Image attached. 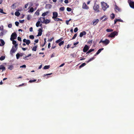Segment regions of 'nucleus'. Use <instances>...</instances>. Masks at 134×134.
<instances>
[{
	"label": "nucleus",
	"instance_id": "12",
	"mask_svg": "<svg viewBox=\"0 0 134 134\" xmlns=\"http://www.w3.org/2000/svg\"><path fill=\"white\" fill-rule=\"evenodd\" d=\"M38 34L37 35V36H41L42 34V29L41 28H40L38 30Z\"/></svg>",
	"mask_w": 134,
	"mask_h": 134
},
{
	"label": "nucleus",
	"instance_id": "32",
	"mask_svg": "<svg viewBox=\"0 0 134 134\" xmlns=\"http://www.w3.org/2000/svg\"><path fill=\"white\" fill-rule=\"evenodd\" d=\"M5 58V57L4 56H2L1 57H0V60H4Z\"/></svg>",
	"mask_w": 134,
	"mask_h": 134
},
{
	"label": "nucleus",
	"instance_id": "13",
	"mask_svg": "<svg viewBox=\"0 0 134 134\" xmlns=\"http://www.w3.org/2000/svg\"><path fill=\"white\" fill-rule=\"evenodd\" d=\"M23 42L26 43V44L27 45H29L30 43V41L29 40H26V39H24L23 40Z\"/></svg>",
	"mask_w": 134,
	"mask_h": 134
},
{
	"label": "nucleus",
	"instance_id": "15",
	"mask_svg": "<svg viewBox=\"0 0 134 134\" xmlns=\"http://www.w3.org/2000/svg\"><path fill=\"white\" fill-rule=\"evenodd\" d=\"M99 21V19H98L94 20L93 21V24L92 25L93 26L96 25L98 22Z\"/></svg>",
	"mask_w": 134,
	"mask_h": 134
},
{
	"label": "nucleus",
	"instance_id": "2",
	"mask_svg": "<svg viewBox=\"0 0 134 134\" xmlns=\"http://www.w3.org/2000/svg\"><path fill=\"white\" fill-rule=\"evenodd\" d=\"M99 6L98 4H97L96 3H95L93 7V9L94 11L96 12H98L99 11Z\"/></svg>",
	"mask_w": 134,
	"mask_h": 134
},
{
	"label": "nucleus",
	"instance_id": "28",
	"mask_svg": "<svg viewBox=\"0 0 134 134\" xmlns=\"http://www.w3.org/2000/svg\"><path fill=\"white\" fill-rule=\"evenodd\" d=\"M15 15L17 16H19L20 15V13L18 11H16L15 12Z\"/></svg>",
	"mask_w": 134,
	"mask_h": 134
},
{
	"label": "nucleus",
	"instance_id": "17",
	"mask_svg": "<svg viewBox=\"0 0 134 134\" xmlns=\"http://www.w3.org/2000/svg\"><path fill=\"white\" fill-rule=\"evenodd\" d=\"M0 42L1 43V44L0 43V46H2L4 45L5 43L3 40L0 39Z\"/></svg>",
	"mask_w": 134,
	"mask_h": 134
},
{
	"label": "nucleus",
	"instance_id": "40",
	"mask_svg": "<svg viewBox=\"0 0 134 134\" xmlns=\"http://www.w3.org/2000/svg\"><path fill=\"white\" fill-rule=\"evenodd\" d=\"M68 12H70L71 10V9L69 7H67L66 8Z\"/></svg>",
	"mask_w": 134,
	"mask_h": 134
},
{
	"label": "nucleus",
	"instance_id": "14",
	"mask_svg": "<svg viewBox=\"0 0 134 134\" xmlns=\"http://www.w3.org/2000/svg\"><path fill=\"white\" fill-rule=\"evenodd\" d=\"M82 8L85 9H89V7L88 6H87L86 3L84 2L83 4Z\"/></svg>",
	"mask_w": 134,
	"mask_h": 134
},
{
	"label": "nucleus",
	"instance_id": "56",
	"mask_svg": "<svg viewBox=\"0 0 134 134\" xmlns=\"http://www.w3.org/2000/svg\"><path fill=\"white\" fill-rule=\"evenodd\" d=\"M29 30L30 32H32L33 31V28L32 27H30L29 29Z\"/></svg>",
	"mask_w": 134,
	"mask_h": 134
},
{
	"label": "nucleus",
	"instance_id": "25",
	"mask_svg": "<svg viewBox=\"0 0 134 134\" xmlns=\"http://www.w3.org/2000/svg\"><path fill=\"white\" fill-rule=\"evenodd\" d=\"M40 10L38 9L35 13V14L37 16H38L39 15Z\"/></svg>",
	"mask_w": 134,
	"mask_h": 134
},
{
	"label": "nucleus",
	"instance_id": "43",
	"mask_svg": "<svg viewBox=\"0 0 134 134\" xmlns=\"http://www.w3.org/2000/svg\"><path fill=\"white\" fill-rule=\"evenodd\" d=\"M29 37L31 39H33L34 38V36L33 35H30L29 36Z\"/></svg>",
	"mask_w": 134,
	"mask_h": 134
},
{
	"label": "nucleus",
	"instance_id": "19",
	"mask_svg": "<svg viewBox=\"0 0 134 134\" xmlns=\"http://www.w3.org/2000/svg\"><path fill=\"white\" fill-rule=\"evenodd\" d=\"M49 12L48 11H46L42 14V16H45L47 15L49 13Z\"/></svg>",
	"mask_w": 134,
	"mask_h": 134
},
{
	"label": "nucleus",
	"instance_id": "27",
	"mask_svg": "<svg viewBox=\"0 0 134 134\" xmlns=\"http://www.w3.org/2000/svg\"><path fill=\"white\" fill-rule=\"evenodd\" d=\"M110 17L111 19H113L115 18V15L113 13H112L110 15Z\"/></svg>",
	"mask_w": 134,
	"mask_h": 134
},
{
	"label": "nucleus",
	"instance_id": "39",
	"mask_svg": "<svg viewBox=\"0 0 134 134\" xmlns=\"http://www.w3.org/2000/svg\"><path fill=\"white\" fill-rule=\"evenodd\" d=\"M37 80L36 79H34L33 80H30L29 81V82L30 83H32L36 81Z\"/></svg>",
	"mask_w": 134,
	"mask_h": 134
},
{
	"label": "nucleus",
	"instance_id": "24",
	"mask_svg": "<svg viewBox=\"0 0 134 134\" xmlns=\"http://www.w3.org/2000/svg\"><path fill=\"white\" fill-rule=\"evenodd\" d=\"M34 11V9L33 7H31L30 9L28 10L29 12H33Z\"/></svg>",
	"mask_w": 134,
	"mask_h": 134
},
{
	"label": "nucleus",
	"instance_id": "18",
	"mask_svg": "<svg viewBox=\"0 0 134 134\" xmlns=\"http://www.w3.org/2000/svg\"><path fill=\"white\" fill-rule=\"evenodd\" d=\"M86 34V32L85 31H83L80 32L79 36L80 37H82L83 35H85Z\"/></svg>",
	"mask_w": 134,
	"mask_h": 134
},
{
	"label": "nucleus",
	"instance_id": "22",
	"mask_svg": "<svg viewBox=\"0 0 134 134\" xmlns=\"http://www.w3.org/2000/svg\"><path fill=\"white\" fill-rule=\"evenodd\" d=\"M63 38H61L55 41V42L56 43H59V42H60L61 41H62L63 40Z\"/></svg>",
	"mask_w": 134,
	"mask_h": 134
},
{
	"label": "nucleus",
	"instance_id": "51",
	"mask_svg": "<svg viewBox=\"0 0 134 134\" xmlns=\"http://www.w3.org/2000/svg\"><path fill=\"white\" fill-rule=\"evenodd\" d=\"M27 48H27V47L26 48H24L22 47V50L24 51H25L27 49Z\"/></svg>",
	"mask_w": 134,
	"mask_h": 134
},
{
	"label": "nucleus",
	"instance_id": "63",
	"mask_svg": "<svg viewBox=\"0 0 134 134\" xmlns=\"http://www.w3.org/2000/svg\"><path fill=\"white\" fill-rule=\"evenodd\" d=\"M27 56H26L25 57H23V59H25V60H28V59L26 58H27Z\"/></svg>",
	"mask_w": 134,
	"mask_h": 134
},
{
	"label": "nucleus",
	"instance_id": "48",
	"mask_svg": "<svg viewBox=\"0 0 134 134\" xmlns=\"http://www.w3.org/2000/svg\"><path fill=\"white\" fill-rule=\"evenodd\" d=\"M92 40H89L88 42V43L89 44H91L92 43Z\"/></svg>",
	"mask_w": 134,
	"mask_h": 134
},
{
	"label": "nucleus",
	"instance_id": "1",
	"mask_svg": "<svg viewBox=\"0 0 134 134\" xmlns=\"http://www.w3.org/2000/svg\"><path fill=\"white\" fill-rule=\"evenodd\" d=\"M102 8L103 10L105 11L106 9L109 7V5L107 3L104 2H101Z\"/></svg>",
	"mask_w": 134,
	"mask_h": 134
},
{
	"label": "nucleus",
	"instance_id": "61",
	"mask_svg": "<svg viewBox=\"0 0 134 134\" xmlns=\"http://www.w3.org/2000/svg\"><path fill=\"white\" fill-rule=\"evenodd\" d=\"M105 16H106L105 15H104L100 18V19L101 20H102L105 17Z\"/></svg>",
	"mask_w": 134,
	"mask_h": 134
},
{
	"label": "nucleus",
	"instance_id": "41",
	"mask_svg": "<svg viewBox=\"0 0 134 134\" xmlns=\"http://www.w3.org/2000/svg\"><path fill=\"white\" fill-rule=\"evenodd\" d=\"M77 36V34L76 33L75 34V35H74V36L71 39L73 40V39H75V38Z\"/></svg>",
	"mask_w": 134,
	"mask_h": 134
},
{
	"label": "nucleus",
	"instance_id": "42",
	"mask_svg": "<svg viewBox=\"0 0 134 134\" xmlns=\"http://www.w3.org/2000/svg\"><path fill=\"white\" fill-rule=\"evenodd\" d=\"M11 41H12V43L14 45L17 44L16 43V42L14 40Z\"/></svg>",
	"mask_w": 134,
	"mask_h": 134
},
{
	"label": "nucleus",
	"instance_id": "46",
	"mask_svg": "<svg viewBox=\"0 0 134 134\" xmlns=\"http://www.w3.org/2000/svg\"><path fill=\"white\" fill-rule=\"evenodd\" d=\"M15 24L16 26H18L19 25V23L18 22L16 21L15 23Z\"/></svg>",
	"mask_w": 134,
	"mask_h": 134
},
{
	"label": "nucleus",
	"instance_id": "60",
	"mask_svg": "<svg viewBox=\"0 0 134 134\" xmlns=\"http://www.w3.org/2000/svg\"><path fill=\"white\" fill-rule=\"evenodd\" d=\"M79 43V42H76V43H74V45H76L78 44Z\"/></svg>",
	"mask_w": 134,
	"mask_h": 134
},
{
	"label": "nucleus",
	"instance_id": "6",
	"mask_svg": "<svg viewBox=\"0 0 134 134\" xmlns=\"http://www.w3.org/2000/svg\"><path fill=\"white\" fill-rule=\"evenodd\" d=\"M90 47L87 45H86L85 46L83 49V52H86L89 49Z\"/></svg>",
	"mask_w": 134,
	"mask_h": 134
},
{
	"label": "nucleus",
	"instance_id": "47",
	"mask_svg": "<svg viewBox=\"0 0 134 134\" xmlns=\"http://www.w3.org/2000/svg\"><path fill=\"white\" fill-rule=\"evenodd\" d=\"M27 19L28 20H29L30 19V16L29 15H28L27 16Z\"/></svg>",
	"mask_w": 134,
	"mask_h": 134
},
{
	"label": "nucleus",
	"instance_id": "38",
	"mask_svg": "<svg viewBox=\"0 0 134 134\" xmlns=\"http://www.w3.org/2000/svg\"><path fill=\"white\" fill-rule=\"evenodd\" d=\"M65 9V8L64 7H60V9L59 10L61 11H63Z\"/></svg>",
	"mask_w": 134,
	"mask_h": 134
},
{
	"label": "nucleus",
	"instance_id": "52",
	"mask_svg": "<svg viewBox=\"0 0 134 134\" xmlns=\"http://www.w3.org/2000/svg\"><path fill=\"white\" fill-rule=\"evenodd\" d=\"M8 26L9 28H11L12 26V25L11 24H9L8 25Z\"/></svg>",
	"mask_w": 134,
	"mask_h": 134
},
{
	"label": "nucleus",
	"instance_id": "21",
	"mask_svg": "<svg viewBox=\"0 0 134 134\" xmlns=\"http://www.w3.org/2000/svg\"><path fill=\"white\" fill-rule=\"evenodd\" d=\"M54 20L57 21H62L63 20L62 19H61L60 18H57H57H55L54 19Z\"/></svg>",
	"mask_w": 134,
	"mask_h": 134
},
{
	"label": "nucleus",
	"instance_id": "44",
	"mask_svg": "<svg viewBox=\"0 0 134 134\" xmlns=\"http://www.w3.org/2000/svg\"><path fill=\"white\" fill-rule=\"evenodd\" d=\"M54 39V38L53 37L52 38H51L50 39H49L48 40V41L49 42H51L52 40H53Z\"/></svg>",
	"mask_w": 134,
	"mask_h": 134
},
{
	"label": "nucleus",
	"instance_id": "29",
	"mask_svg": "<svg viewBox=\"0 0 134 134\" xmlns=\"http://www.w3.org/2000/svg\"><path fill=\"white\" fill-rule=\"evenodd\" d=\"M50 67L49 65H46L44 66L43 69H49Z\"/></svg>",
	"mask_w": 134,
	"mask_h": 134
},
{
	"label": "nucleus",
	"instance_id": "50",
	"mask_svg": "<svg viewBox=\"0 0 134 134\" xmlns=\"http://www.w3.org/2000/svg\"><path fill=\"white\" fill-rule=\"evenodd\" d=\"M18 40L20 41H21V38L19 37H18Z\"/></svg>",
	"mask_w": 134,
	"mask_h": 134
},
{
	"label": "nucleus",
	"instance_id": "53",
	"mask_svg": "<svg viewBox=\"0 0 134 134\" xmlns=\"http://www.w3.org/2000/svg\"><path fill=\"white\" fill-rule=\"evenodd\" d=\"M26 67V65H24L22 66H20V68H25Z\"/></svg>",
	"mask_w": 134,
	"mask_h": 134
},
{
	"label": "nucleus",
	"instance_id": "36",
	"mask_svg": "<svg viewBox=\"0 0 134 134\" xmlns=\"http://www.w3.org/2000/svg\"><path fill=\"white\" fill-rule=\"evenodd\" d=\"M40 21H38L37 22L36 24V26L37 27H38L39 26L40 24Z\"/></svg>",
	"mask_w": 134,
	"mask_h": 134
},
{
	"label": "nucleus",
	"instance_id": "9",
	"mask_svg": "<svg viewBox=\"0 0 134 134\" xmlns=\"http://www.w3.org/2000/svg\"><path fill=\"white\" fill-rule=\"evenodd\" d=\"M115 10L116 12H120L121 11V9L118 7L116 5L115 6Z\"/></svg>",
	"mask_w": 134,
	"mask_h": 134
},
{
	"label": "nucleus",
	"instance_id": "26",
	"mask_svg": "<svg viewBox=\"0 0 134 134\" xmlns=\"http://www.w3.org/2000/svg\"><path fill=\"white\" fill-rule=\"evenodd\" d=\"M37 47V45H36L33 47L32 48V50L34 51H36Z\"/></svg>",
	"mask_w": 134,
	"mask_h": 134
},
{
	"label": "nucleus",
	"instance_id": "57",
	"mask_svg": "<svg viewBox=\"0 0 134 134\" xmlns=\"http://www.w3.org/2000/svg\"><path fill=\"white\" fill-rule=\"evenodd\" d=\"M0 12L1 13H4V12H3V10L1 9H0Z\"/></svg>",
	"mask_w": 134,
	"mask_h": 134
},
{
	"label": "nucleus",
	"instance_id": "23",
	"mask_svg": "<svg viewBox=\"0 0 134 134\" xmlns=\"http://www.w3.org/2000/svg\"><path fill=\"white\" fill-rule=\"evenodd\" d=\"M13 66L12 65L8 66V69L10 70H12L13 68Z\"/></svg>",
	"mask_w": 134,
	"mask_h": 134
},
{
	"label": "nucleus",
	"instance_id": "33",
	"mask_svg": "<svg viewBox=\"0 0 134 134\" xmlns=\"http://www.w3.org/2000/svg\"><path fill=\"white\" fill-rule=\"evenodd\" d=\"M94 51V49H90L86 53V54H88V53H90L92 52L93 51Z\"/></svg>",
	"mask_w": 134,
	"mask_h": 134
},
{
	"label": "nucleus",
	"instance_id": "11",
	"mask_svg": "<svg viewBox=\"0 0 134 134\" xmlns=\"http://www.w3.org/2000/svg\"><path fill=\"white\" fill-rule=\"evenodd\" d=\"M58 16V14L57 12H53V16L52 18L53 19L57 17Z\"/></svg>",
	"mask_w": 134,
	"mask_h": 134
},
{
	"label": "nucleus",
	"instance_id": "37",
	"mask_svg": "<svg viewBox=\"0 0 134 134\" xmlns=\"http://www.w3.org/2000/svg\"><path fill=\"white\" fill-rule=\"evenodd\" d=\"M16 59H19L20 55L19 53H17L16 55Z\"/></svg>",
	"mask_w": 134,
	"mask_h": 134
},
{
	"label": "nucleus",
	"instance_id": "7",
	"mask_svg": "<svg viewBox=\"0 0 134 134\" xmlns=\"http://www.w3.org/2000/svg\"><path fill=\"white\" fill-rule=\"evenodd\" d=\"M128 2L130 7L133 9H134V2L131 1H128Z\"/></svg>",
	"mask_w": 134,
	"mask_h": 134
},
{
	"label": "nucleus",
	"instance_id": "8",
	"mask_svg": "<svg viewBox=\"0 0 134 134\" xmlns=\"http://www.w3.org/2000/svg\"><path fill=\"white\" fill-rule=\"evenodd\" d=\"M42 19H43V21L42 22V23H44L45 24H47L49 23L50 22V21L49 20L47 19H45L44 17H42Z\"/></svg>",
	"mask_w": 134,
	"mask_h": 134
},
{
	"label": "nucleus",
	"instance_id": "55",
	"mask_svg": "<svg viewBox=\"0 0 134 134\" xmlns=\"http://www.w3.org/2000/svg\"><path fill=\"white\" fill-rule=\"evenodd\" d=\"M24 85H26V83H23L22 84H21V85H19V86H23Z\"/></svg>",
	"mask_w": 134,
	"mask_h": 134
},
{
	"label": "nucleus",
	"instance_id": "35",
	"mask_svg": "<svg viewBox=\"0 0 134 134\" xmlns=\"http://www.w3.org/2000/svg\"><path fill=\"white\" fill-rule=\"evenodd\" d=\"M86 65L85 63H82L79 66V68L82 67Z\"/></svg>",
	"mask_w": 134,
	"mask_h": 134
},
{
	"label": "nucleus",
	"instance_id": "10",
	"mask_svg": "<svg viewBox=\"0 0 134 134\" xmlns=\"http://www.w3.org/2000/svg\"><path fill=\"white\" fill-rule=\"evenodd\" d=\"M17 50V48H16V49H15V48L14 47V46H13L12 49L10 51V54H13V53H15V52Z\"/></svg>",
	"mask_w": 134,
	"mask_h": 134
},
{
	"label": "nucleus",
	"instance_id": "31",
	"mask_svg": "<svg viewBox=\"0 0 134 134\" xmlns=\"http://www.w3.org/2000/svg\"><path fill=\"white\" fill-rule=\"evenodd\" d=\"M106 31L107 32H111L113 31V30L110 29H107L106 30Z\"/></svg>",
	"mask_w": 134,
	"mask_h": 134
},
{
	"label": "nucleus",
	"instance_id": "49",
	"mask_svg": "<svg viewBox=\"0 0 134 134\" xmlns=\"http://www.w3.org/2000/svg\"><path fill=\"white\" fill-rule=\"evenodd\" d=\"M24 21V20H19V22L20 23H23Z\"/></svg>",
	"mask_w": 134,
	"mask_h": 134
},
{
	"label": "nucleus",
	"instance_id": "54",
	"mask_svg": "<svg viewBox=\"0 0 134 134\" xmlns=\"http://www.w3.org/2000/svg\"><path fill=\"white\" fill-rule=\"evenodd\" d=\"M117 21L121 22H123V20L121 19H116Z\"/></svg>",
	"mask_w": 134,
	"mask_h": 134
},
{
	"label": "nucleus",
	"instance_id": "34",
	"mask_svg": "<svg viewBox=\"0 0 134 134\" xmlns=\"http://www.w3.org/2000/svg\"><path fill=\"white\" fill-rule=\"evenodd\" d=\"M64 42L63 41H62L59 43L58 45L59 46H61L62 45L64 44Z\"/></svg>",
	"mask_w": 134,
	"mask_h": 134
},
{
	"label": "nucleus",
	"instance_id": "20",
	"mask_svg": "<svg viewBox=\"0 0 134 134\" xmlns=\"http://www.w3.org/2000/svg\"><path fill=\"white\" fill-rule=\"evenodd\" d=\"M5 67L3 65H1L0 66V70H2V71L5 70Z\"/></svg>",
	"mask_w": 134,
	"mask_h": 134
},
{
	"label": "nucleus",
	"instance_id": "62",
	"mask_svg": "<svg viewBox=\"0 0 134 134\" xmlns=\"http://www.w3.org/2000/svg\"><path fill=\"white\" fill-rule=\"evenodd\" d=\"M50 47H51V43H49L48 44V48H49Z\"/></svg>",
	"mask_w": 134,
	"mask_h": 134
},
{
	"label": "nucleus",
	"instance_id": "64",
	"mask_svg": "<svg viewBox=\"0 0 134 134\" xmlns=\"http://www.w3.org/2000/svg\"><path fill=\"white\" fill-rule=\"evenodd\" d=\"M28 6V4H26L25 5V8H27V7Z\"/></svg>",
	"mask_w": 134,
	"mask_h": 134
},
{
	"label": "nucleus",
	"instance_id": "30",
	"mask_svg": "<svg viewBox=\"0 0 134 134\" xmlns=\"http://www.w3.org/2000/svg\"><path fill=\"white\" fill-rule=\"evenodd\" d=\"M94 59V57H92V58H91L87 61L86 62L87 63H89V62H90V61L92 60H93Z\"/></svg>",
	"mask_w": 134,
	"mask_h": 134
},
{
	"label": "nucleus",
	"instance_id": "59",
	"mask_svg": "<svg viewBox=\"0 0 134 134\" xmlns=\"http://www.w3.org/2000/svg\"><path fill=\"white\" fill-rule=\"evenodd\" d=\"M64 2L66 4L68 3L69 2L68 0H65L64 1Z\"/></svg>",
	"mask_w": 134,
	"mask_h": 134
},
{
	"label": "nucleus",
	"instance_id": "3",
	"mask_svg": "<svg viewBox=\"0 0 134 134\" xmlns=\"http://www.w3.org/2000/svg\"><path fill=\"white\" fill-rule=\"evenodd\" d=\"M118 35V33L116 31H114L111 32L110 34L108 36L109 37H114L115 36H117Z\"/></svg>",
	"mask_w": 134,
	"mask_h": 134
},
{
	"label": "nucleus",
	"instance_id": "58",
	"mask_svg": "<svg viewBox=\"0 0 134 134\" xmlns=\"http://www.w3.org/2000/svg\"><path fill=\"white\" fill-rule=\"evenodd\" d=\"M3 35V32H2L0 33V36H2Z\"/></svg>",
	"mask_w": 134,
	"mask_h": 134
},
{
	"label": "nucleus",
	"instance_id": "5",
	"mask_svg": "<svg viewBox=\"0 0 134 134\" xmlns=\"http://www.w3.org/2000/svg\"><path fill=\"white\" fill-rule=\"evenodd\" d=\"M17 37V35L16 32H14L12 33L11 36L10 40H13L16 39Z\"/></svg>",
	"mask_w": 134,
	"mask_h": 134
},
{
	"label": "nucleus",
	"instance_id": "45",
	"mask_svg": "<svg viewBox=\"0 0 134 134\" xmlns=\"http://www.w3.org/2000/svg\"><path fill=\"white\" fill-rule=\"evenodd\" d=\"M78 31V28L77 27H76L74 29V31L75 32H76Z\"/></svg>",
	"mask_w": 134,
	"mask_h": 134
},
{
	"label": "nucleus",
	"instance_id": "16",
	"mask_svg": "<svg viewBox=\"0 0 134 134\" xmlns=\"http://www.w3.org/2000/svg\"><path fill=\"white\" fill-rule=\"evenodd\" d=\"M103 49H104V48H100V49H99L97 51V52L96 53V54H94V56H96L97 55H98V54H99L101 52V51L102 50H103Z\"/></svg>",
	"mask_w": 134,
	"mask_h": 134
},
{
	"label": "nucleus",
	"instance_id": "4",
	"mask_svg": "<svg viewBox=\"0 0 134 134\" xmlns=\"http://www.w3.org/2000/svg\"><path fill=\"white\" fill-rule=\"evenodd\" d=\"M109 42L110 41L106 39L104 41H102V40H101L100 41L99 43H102L105 45H107L109 43Z\"/></svg>",
	"mask_w": 134,
	"mask_h": 134
}]
</instances>
